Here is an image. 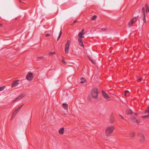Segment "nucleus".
<instances>
[{
	"label": "nucleus",
	"mask_w": 149,
	"mask_h": 149,
	"mask_svg": "<svg viewBox=\"0 0 149 149\" xmlns=\"http://www.w3.org/2000/svg\"><path fill=\"white\" fill-rule=\"evenodd\" d=\"M132 111L131 109H128L126 111V113L127 115L131 114H132Z\"/></svg>",
	"instance_id": "nucleus-14"
},
{
	"label": "nucleus",
	"mask_w": 149,
	"mask_h": 149,
	"mask_svg": "<svg viewBox=\"0 0 149 149\" xmlns=\"http://www.w3.org/2000/svg\"><path fill=\"white\" fill-rule=\"evenodd\" d=\"M33 77V74L31 72H29L26 75V79L29 81H30L32 80Z\"/></svg>",
	"instance_id": "nucleus-5"
},
{
	"label": "nucleus",
	"mask_w": 149,
	"mask_h": 149,
	"mask_svg": "<svg viewBox=\"0 0 149 149\" xmlns=\"http://www.w3.org/2000/svg\"><path fill=\"white\" fill-rule=\"evenodd\" d=\"M131 119L134 122L139 124V122H138V120L134 117H132L131 118Z\"/></svg>",
	"instance_id": "nucleus-15"
},
{
	"label": "nucleus",
	"mask_w": 149,
	"mask_h": 149,
	"mask_svg": "<svg viewBox=\"0 0 149 149\" xmlns=\"http://www.w3.org/2000/svg\"><path fill=\"white\" fill-rule=\"evenodd\" d=\"M70 43V40H68L65 48V51L66 54H67L68 53Z\"/></svg>",
	"instance_id": "nucleus-3"
},
{
	"label": "nucleus",
	"mask_w": 149,
	"mask_h": 149,
	"mask_svg": "<svg viewBox=\"0 0 149 149\" xmlns=\"http://www.w3.org/2000/svg\"><path fill=\"white\" fill-rule=\"evenodd\" d=\"M95 25H97V24H98V23H96V22H95L96 21H95Z\"/></svg>",
	"instance_id": "nucleus-41"
},
{
	"label": "nucleus",
	"mask_w": 149,
	"mask_h": 149,
	"mask_svg": "<svg viewBox=\"0 0 149 149\" xmlns=\"http://www.w3.org/2000/svg\"><path fill=\"white\" fill-rule=\"evenodd\" d=\"M23 105L24 104H22V106L19 107L18 108L16 109L13 113V115L14 114L15 112H16V111L18 112L22 108Z\"/></svg>",
	"instance_id": "nucleus-12"
},
{
	"label": "nucleus",
	"mask_w": 149,
	"mask_h": 149,
	"mask_svg": "<svg viewBox=\"0 0 149 149\" xmlns=\"http://www.w3.org/2000/svg\"><path fill=\"white\" fill-rule=\"evenodd\" d=\"M102 30H104V31H105L106 30V29H102Z\"/></svg>",
	"instance_id": "nucleus-45"
},
{
	"label": "nucleus",
	"mask_w": 149,
	"mask_h": 149,
	"mask_svg": "<svg viewBox=\"0 0 149 149\" xmlns=\"http://www.w3.org/2000/svg\"><path fill=\"white\" fill-rule=\"evenodd\" d=\"M102 94L104 97L107 101L110 100V97L104 90L102 91Z\"/></svg>",
	"instance_id": "nucleus-4"
},
{
	"label": "nucleus",
	"mask_w": 149,
	"mask_h": 149,
	"mask_svg": "<svg viewBox=\"0 0 149 149\" xmlns=\"http://www.w3.org/2000/svg\"><path fill=\"white\" fill-rule=\"evenodd\" d=\"M129 91L126 90L125 91L124 95L125 96L127 97L129 96Z\"/></svg>",
	"instance_id": "nucleus-20"
},
{
	"label": "nucleus",
	"mask_w": 149,
	"mask_h": 149,
	"mask_svg": "<svg viewBox=\"0 0 149 149\" xmlns=\"http://www.w3.org/2000/svg\"><path fill=\"white\" fill-rule=\"evenodd\" d=\"M97 16L96 15H94V21L97 18Z\"/></svg>",
	"instance_id": "nucleus-33"
},
{
	"label": "nucleus",
	"mask_w": 149,
	"mask_h": 149,
	"mask_svg": "<svg viewBox=\"0 0 149 149\" xmlns=\"http://www.w3.org/2000/svg\"><path fill=\"white\" fill-rule=\"evenodd\" d=\"M145 112H148L149 113V106L145 110Z\"/></svg>",
	"instance_id": "nucleus-30"
},
{
	"label": "nucleus",
	"mask_w": 149,
	"mask_h": 149,
	"mask_svg": "<svg viewBox=\"0 0 149 149\" xmlns=\"http://www.w3.org/2000/svg\"><path fill=\"white\" fill-rule=\"evenodd\" d=\"M84 33L80 32L78 34V37L79 38H83L84 37Z\"/></svg>",
	"instance_id": "nucleus-11"
},
{
	"label": "nucleus",
	"mask_w": 149,
	"mask_h": 149,
	"mask_svg": "<svg viewBox=\"0 0 149 149\" xmlns=\"http://www.w3.org/2000/svg\"><path fill=\"white\" fill-rule=\"evenodd\" d=\"M142 79V78H139V79H137V81H138L139 82L141 81Z\"/></svg>",
	"instance_id": "nucleus-34"
},
{
	"label": "nucleus",
	"mask_w": 149,
	"mask_h": 149,
	"mask_svg": "<svg viewBox=\"0 0 149 149\" xmlns=\"http://www.w3.org/2000/svg\"><path fill=\"white\" fill-rule=\"evenodd\" d=\"M114 129V127L113 125L108 126L105 130V134L106 136H109L113 132Z\"/></svg>",
	"instance_id": "nucleus-1"
},
{
	"label": "nucleus",
	"mask_w": 149,
	"mask_h": 149,
	"mask_svg": "<svg viewBox=\"0 0 149 149\" xmlns=\"http://www.w3.org/2000/svg\"><path fill=\"white\" fill-rule=\"evenodd\" d=\"M142 12L143 14V15H145V8L144 7H143L142 9Z\"/></svg>",
	"instance_id": "nucleus-27"
},
{
	"label": "nucleus",
	"mask_w": 149,
	"mask_h": 149,
	"mask_svg": "<svg viewBox=\"0 0 149 149\" xmlns=\"http://www.w3.org/2000/svg\"><path fill=\"white\" fill-rule=\"evenodd\" d=\"M61 34H62V31H61L60 32V33H59V36H58V37L57 40H58V39L59 38H60V36L61 35Z\"/></svg>",
	"instance_id": "nucleus-29"
},
{
	"label": "nucleus",
	"mask_w": 149,
	"mask_h": 149,
	"mask_svg": "<svg viewBox=\"0 0 149 149\" xmlns=\"http://www.w3.org/2000/svg\"><path fill=\"white\" fill-rule=\"evenodd\" d=\"M5 88V86H3L0 87V91H2Z\"/></svg>",
	"instance_id": "nucleus-28"
},
{
	"label": "nucleus",
	"mask_w": 149,
	"mask_h": 149,
	"mask_svg": "<svg viewBox=\"0 0 149 149\" xmlns=\"http://www.w3.org/2000/svg\"><path fill=\"white\" fill-rule=\"evenodd\" d=\"M68 104L65 103H63V106L64 107V109H67L68 108Z\"/></svg>",
	"instance_id": "nucleus-19"
},
{
	"label": "nucleus",
	"mask_w": 149,
	"mask_h": 149,
	"mask_svg": "<svg viewBox=\"0 0 149 149\" xmlns=\"http://www.w3.org/2000/svg\"><path fill=\"white\" fill-rule=\"evenodd\" d=\"M93 95L92 94L91 95H89L88 96V99L89 100H91V99L93 98Z\"/></svg>",
	"instance_id": "nucleus-21"
},
{
	"label": "nucleus",
	"mask_w": 149,
	"mask_h": 149,
	"mask_svg": "<svg viewBox=\"0 0 149 149\" xmlns=\"http://www.w3.org/2000/svg\"><path fill=\"white\" fill-rule=\"evenodd\" d=\"M24 96V95L23 94H21L17 98H16L13 101V102L16 101L21 99Z\"/></svg>",
	"instance_id": "nucleus-8"
},
{
	"label": "nucleus",
	"mask_w": 149,
	"mask_h": 149,
	"mask_svg": "<svg viewBox=\"0 0 149 149\" xmlns=\"http://www.w3.org/2000/svg\"><path fill=\"white\" fill-rule=\"evenodd\" d=\"M84 29H82V30H81V31L80 32H82V33H84Z\"/></svg>",
	"instance_id": "nucleus-38"
},
{
	"label": "nucleus",
	"mask_w": 149,
	"mask_h": 149,
	"mask_svg": "<svg viewBox=\"0 0 149 149\" xmlns=\"http://www.w3.org/2000/svg\"><path fill=\"white\" fill-rule=\"evenodd\" d=\"M120 116L121 117V118H122V119H123V120H124V118L122 116L120 115Z\"/></svg>",
	"instance_id": "nucleus-35"
},
{
	"label": "nucleus",
	"mask_w": 149,
	"mask_h": 149,
	"mask_svg": "<svg viewBox=\"0 0 149 149\" xmlns=\"http://www.w3.org/2000/svg\"><path fill=\"white\" fill-rule=\"evenodd\" d=\"M17 112L16 111V112H15L14 114L13 115V113H12V116H11V120H12V119H13L14 118V117H15V115H16V114H17Z\"/></svg>",
	"instance_id": "nucleus-22"
},
{
	"label": "nucleus",
	"mask_w": 149,
	"mask_h": 149,
	"mask_svg": "<svg viewBox=\"0 0 149 149\" xmlns=\"http://www.w3.org/2000/svg\"><path fill=\"white\" fill-rule=\"evenodd\" d=\"M91 20H93V16H92L91 18Z\"/></svg>",
	"instance_id": "nucleus-42"
},
{
	"label": "nucleus",
	"mask_w": 149,
	"mask_h": 149,
	"mask_svg": "<svg viewBox=\"0 0 149 149\" xmlns=\"http://www.w3.org/2000/svg\"><path fill=\"white\" fill-rule=\"evenodd\" d=\"M130 137H134L135 136V133L134 132H131L130 134Z\"/></svg>",
	"instance_id": "nucleus-24"
},
{
	"label": "nucleus",
	"mask_w": 149,
	"mask_h": 149,
	"mask_svg": "<svg viewBox=\"0 0 149 149\" xmlns=\"http://www.w3.org/2000/svg\"><path fill=\"white\" fill-rule=\"evenodd\" d=\"M148 48H149V47H148Z\"/></svg>",
	"instance_id": "nucleus-48"
},
{
	"label": "nucleus",
	"mask_w": 149,
	"mask_h": 149,
	"mask_svg": "<svg viewBox=\"0 0 149 149\" xmlns=\"http://www.w3.org/2000/svg\"><path fill=\"white\" fill-rule=\"evenodd\" d=\"M2 24H0V26H2Z\"/></svg>",
	"instance_id": "nucleus-46"
},
{
	"label": "nucleus",
	"mask_w": 149,
	"mask_h": 149,
	"mask_svg": "<svg viewBox=\"0 0 149 149\" xmlns=\"http://www.w3.org/2000/svg\"><path fill=\"white\" fill-rule=\"evenodd\" d=\"M109 121L111 123H113L114 122L113 115V113H111L110 116L109 118Z\"/></svg>",
	"instance_id": "nucleus-9"
},
{
	"label": "nucleus",
	"mask_w": 149,
	"mask_h": 149,
	"mask_svg": "<svg viewBox=\"0 0 149 149\" xmlns=\"http://www.w3.org/2000/svg\"><path fill=\"white\" fill-rule=\"evenodd\" d=\"M43 58V57L42 56H39L38 57V58L39 59H41L42 58Z\"/></svg>",
	"instance_id": "nucleus-37"
},
{
	"label": "nucleus",
	"mask_w": 149,
	"mask_h": 149,
	"mask_svg": "<svg viewBox=\"0 0 149 149\" xmlns=\"http://www.w3.org/2000/svg\"><path fill=\"white\" fill-rule=\"evenodd\" d=\"M148 117H149V114L146 116H143V117L145 118H147Z\"/></svg>",
	"instance_id": "nucleus-31"
},
{
	"label": "nucleus",
	"mask_w": 149,
	"mask_h": 149,
	"mask_svg": "<svg viewBox=\"0 0 149 149\" xmlns=\"http://www.w3.org/2000/svg\"><path fill=\"white\" fill-rule=\"evenodd\" d=\"M143 20L144 23H146V16L145 15H143Z\"/></svg>",
	"instance_id": "nucleus-26"
},
{
	"label": "nucleus",
	"mask_w": 149,
	"mask_h": 149,
	"mask_svg": "<svg viewBox=\"0 0 149 149\" xmlns=\"http://www.w3.org/2000/svg\"><path fill=\"white\" fill-rule=\"evenodd\" d=\"M93 64H94V67H95V65L96 66V65H95V63H94V61ZM96 68H97V66H96Z\"/></svg>",
	"instance_id": "nucleus-39"
},
{
	"label": "nucleus",
	"mask_w": 149,
	"mask_h": 149,
	"mask_svg": "<svg viewBox=\"0 0 149 149\" xmlns=\"http://www.w3.org/2000/svg\"><path fill=\"white\" fill-rule=\"evenodd\" d=\"M54 54V52H50L49 53V55H53Z\"/></svg>",
	"instance_id": "nucleus-32"
},
{
	"label": "nucleus",
	"mask_w": 149,
	"mask_h": 149,
	"mask_svg": "<svg viewBox=\"0 0 149 149\" xmlns=\"http://www.w3.org/2000/svg\"><path fill=\"white\" fill-rule=\"evenodd\" d=\"M17 112L16 111V112H15L14 114L13 115V113H12V116H11V120H12V119H13L14 118V117H15V115H16V114H17Z\"/></svg>",
	"instance_id": "nucleus-23"
},
{
	"label": "nucleus",
	"mask_w": 149,
	"mask_h": 149,
	"mask_svg": "<svg viewBox=\"0 0 149 149\" xmlns=\"http://www.w3.org/2000/svg\"><path fill=\"white\" fill-rule=\"evenodd\" d=\"M136 17H134L130 20L128 24L130 27H131L132 26L133 24L136 21Z\"/></svg>",
	"instance_id": "nucleus-6"
},
{
	"label": "nucleus",
	"mask_w": 149,
	"mask_h": 149,
	"mask_svg": "<svg viewBox=\"0 0 149 149\" xmlns=\"http://www.w3.org/2000/svg\"><path fill=\"white\" fill-rule=\"evenodd\" d=\"M88 57L89 60L92 63H93V59L92 58H91V57L89 56H88Z\"/></svg>",
	"instance_id": "nucleus-25"
},
{
	"label": "nucleus",
	"mask_w": 149,
	"mask_h": 149,
	"mask_svg": "<svg viewBox=\"0 0 149 149\" xmlns=\"http://www.w3.org/2000/svg\"><path fill=\"white\" fill-rule=\"evenodd\" d=\"M139 141L142 143H143L145 141V138L144 134L142 133L139 134Z\"/></svg>",
	"instance_id": "nucleus-2"
},
{
	"label": "nucleus",
	"mask_w": 149,
	"mask_h": 149,
	"mask_svg": "<svg viewBox=\"0 0 149 149\" xmlns=\"http://www.w3.org/2000/svg\"><path fill=\"white\" fill-rule=\"evenodd\" d=\"M97 22H98V23H99V21H97Z\"/></svg>",
	"instance_id": "nucleus-47"
},
{
	"label": "nucleus",
	"mask_w": 149,
	"mask_h": 149,
	"mask_svg": "<svg viewBox=\"0 0 149 149\" xmlns=\"http://www.w3.org/2000/svg\"><path fill=\"white\" fill-rule=\"evenodd\" d=\"M64 128L62 127L61 128L59 131V133L60 134H63L64 131Z\"/></svg>",
	"instance_id": "nucleus-16"
},
{
	"label": "nucleus",
	"mask_w": 149,
	"mask_h": 149,
	"mask_svg": "<svg viewBox=\"0 0 149 149\" xmlns=\"http://www.w3.org/2000/svg\"><path fill=\"white\" fill-rule=\"evenodd\" d=\"M62 62L64 63H65V61L64 60H62Z\"/></svg>",
	"instance_id": "nucleus-40"
},
{
	"label": "nucleus",
	"mask_w": 149,
	"mask_h": 149,
	"mask_svg": "<svg viewBox=\"0 0 149 149\" xmlns=\"http://www.w3.org/2000/svg\"><path fill=\"white\" fill-rule=\"evenodd\" d=\"M98 94V90L97 88H94V99H97Z\"/></svg>",
	"instance_id": "nucleus-7"
},
{
	"label": "nucleus",
	"mask_w": 149,
	"mask_h": 149,
	"mask_svg": "<svg viewBox=\"0 0 149 149\" xmlns=\"http://www.w3.org/2000/svg\"><path fill=\"white\" fill-rule=\"evenodd\" d=\"M19 80L14 81L12 84V87H14L17 86L19 84Z\"/></svg>",
	"instance_id": "nucleus-10"
},
{
	"label": "nucleus",
	"mask_w": 149,
	"mask_h": 149,
	"mask_svg": "<svg viewBox=\"0 0 149 149\" xmlns=\"http://www.w3.org/2000/svg\"><path fill=\"white\" fill-rule=\"evenodd\" d=\"M78 40L79 41V45L81 46H82V47H84V45L82 41V40L80 38H79L78 39Z\"/></svg>",
	"instance_id": "nucleus-13"
},
{
	"label": "nucleus",
	"mask_w": 149,
	"mask_h": 149,
	"mask_svg": "<svg viewBox=\"0 0 149 149\" xmlns=\"http://www.w3.org/2000/svg\"><path fill=\"white\" fill-rule=\"evenodd\" d=\"M145 7L146 8V12L147 13H149V8L148 4H146L145 5Z\"/></svg>",
	"instance_id": "nucleus-17"
},
{
	"label": "nucleus",
	"mask_w": 149,
	"mask_h": 149,
	"mask_svg": "<svg viewBox=\"0 0 149 149\" xmlns=\"http://www.w3.org/2000/svg\"><path fill=\"white\" fill-rule=\"evenodd\" d=\"M77 22V21H76V20H75V21H74V23H76V22Z\"/></svg>",
	"instance_id": "nucleus-43"
},
{
	"label": "nucleus",
	"mask_w": 149,
	"mask_h": 149,
	"mask_svg": "<svg viewBox=\"0 0 149 149\" xmlns=\"http://www.w3.org/2000/svg\"><path fill=\"white\" fill-rule=\"evenodd\" d=\"M80 82L81 83H84L86 81V79L84 77H82L81 78Z\"/></svg>",
	"instance_id": "nucleus-18"
},
{
	"label": "nucleus",
	"mask_w": 149,
	"mask_h": 149,
	"mask_svg": "<svg viewBox=\"0 0 149 149\" xmlns=\"http://www.w3.org/2000/svg\"><path fill=\"white\" fill-rule=\"evenodd\" d=\"M135 115H136V116H137V113H135Z\"/></svg>",
	"instance_id": "nucleus-44"
},
{
	"label": "nucleus",
	"mask_w": 149,
	"mask_h": 149,
	"mask_svg": "<svg viewBox=\"0 0 149 149\" xmlns=\"http://www.w3.org/2000/svg\"><path fill=\"white\" fill-rule=\"evenodd\" d=\"M46 36L47 37H49L50 36V34H47L46 35Z\"/></svg>",
	"instance_id": "nucleus-36"
}]
</instances>
